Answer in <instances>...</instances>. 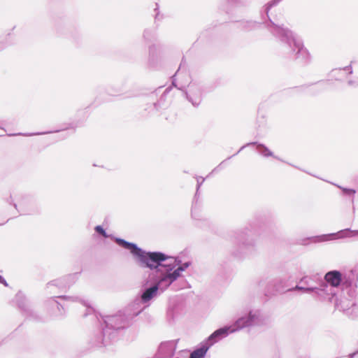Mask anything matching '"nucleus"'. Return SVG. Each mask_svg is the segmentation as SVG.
<instances>
[{
	"instance_id": "10",
	"label": "nucleus",
	"mask_w": 358,
	"mask_h": 358,
	"mask_svg": "<svg viewBox=\"0 0 358 358\" xmlns=\"http://www.w3.org/2000/svg\"><path fill=\"white\" fill-rule=\"evenodd\" d=\"M15 300L18 309L27 320L34 322L42 321V317L32 308L29 301L21 291L16 294Z\"/></svg>"
},
{
	"instance_id": "23",
	"label": "nucleus",
	"mask_w": 358,
	"mask_h": 358,
	"mask_svg": "<svg viewBox=\"0 0 358 358\" xmlns=\"http://www.w3.org/2000/svg\"><path fill=\"white\" fill-rule=\"evenodd\" d=\"M143 38L147 43L152 42L156 38V30L152 28L145 29L143 33Z\"/></svg>"
},
{
	"instance_id": "22",
	"label": "nucleus",
	"mask_w": 358,
	"mask_h": 358,
	"mask_svg": "<svg viewBox=\"0 0 358 358\" xmlns=\"http://www.w3.org/2000/svg\"><path fill=\"white\" fill-rule=\"evenodd\" d=\"M56 30L59 35H66L67 37L71 38L74 41H78V40L80 38L81 36L80 34L77 31H76L75 33L73 32L70 27H67L66 33L63 31L60 24H57L56 26Z\"/></svg>"
},
{
	"instance_id": "30",
	"label": "nucleus",
	"mask_w": 358,
	"mask_h": 358,
	"mask_svg": "<svg viewBox=\"0 0 358 358\" xmlns=\"http://www.w3.org/2000/svg\"><path fill=\"white\" fill-rule=\"evenodd\" d=\"M237 155V154H236V153H235L234 155H231V156H230V157H227L225 160H223V161H222V162H221V163H220L217 166H216V167H215V169H213V171L209 173V175H208V176L211 175V174H212V173H213L214 172L217 171V170H218L219 169H220V168L223 166V164L225 163V162H226L227 160H229V159H231L233 157H234V156H235V155Z\"/></svg>"
},
{
	"instance_id": "3",
	"label": "nucleus",
	"mask_w": 358,
	"mask_h": 358,
	"mask_svg": "<svg viewBox=\"0 0 358 358\" xmlns=\"http://www.w3.org/2000/svg\"><path fill=\"white\" fill-rule=\"evenodd\" d=\"M261 322L259 310H250L238 317L233 324L223 326L214 331L206 340L213 346L230 334L238 331L245 327L258 325Z\"/></svg>"
},
{
	"instance_id": "27",
	"label": "nucleus",
	"mask_w": 358,
	"mask_h": 358,
	"mask_svg": "<svg viewBox=\"0 0 358 358\" xmlns=\"http://www.w3.org/2000/svg\"><path fill=\"white\" fill-rule=\"evenodd\" d=\"M341 71H345L348 72V74H352L353 71L352 68V65L350 64L348 66H346L343 68H338V69H334L331 70V74L332 76H334V73L336 72H341Z\"/></svg>"
},
{
	"instance_id": "20",
	"label": "nucleus",
	"mask_w": 358,
	"mask_h": 358,
	"mask_svg": "<svg viewBox=\"0 0 358 358\" xmlns=\"http://www.w3.org/2000/svg\"><path fill=\"white\" fill-rule=\"evenodd\" d=\"M57 297H58L61 299H64V300H70L72 301H79V302L83 303V305L86 307V312L84 314V317H87V315H91L94 312V310L92 306H87L84 301H83L78 296L60 295V296H57Z\"/></svg>"
},
{
	"instance_id": "38",
	"label": "nucleus",
	"mask_w": 358,
	"mask_h": 358,
	"mask_svg": "<svg viewBox=\"0 0 358 358\" xmlns=\"http://www.w3.org/2000/svg\"><path fill=\"white\" fill-rule=\"evenodd\" d=\"M357 355H358V349L356 351H355L354 352L350 354L348 358H354L355 356H356Z\"/></svg>"
},
{
	"instance_id": "28",
	"label": "nucleus",
	"mask_w": 358,
	"mask_h": 358,
	"mask_svg": "<svg viewBox=\"0 0 358 358\" xmlns=\"http://www.w3.org/2000/svg\"><path fill=\"white\" fill-rule=\"evenodd\" d=\"M196 192H195L194 195H196V198H199V191L201 186L205 181V178L201 176H196Z\"/></svg>"
},
{
	"instance_id": "40",
	"label": "nucleus",
	"mask_w": 358,
	"mask_h": 358,
	"mask_svg": "<svg viewBox=\"0 0 358 358\" xmlns=\"http://www.w3.org/2000/svg\"><path fill=\"white\" fill-rule=\"evenodd\" d=\"M338 73H339V72H336V73H334V76H332V74L331 73V77H335V79L338 80H339V79H338V78H336V76H337V75H338Z\"/></svg>"
},
{
	"instance_id": "11",
	"label": "nucleus",
	"mask_w": 358,
	"mask_h": 358,
	"mask_svg": "<svg viewBox=\"0 0 358 358\" xmlns=\"http://www.w3.org/2000/svg\"><path fill=\"white\" fill-rule=\"evenodd\" d=\"M80 274V272H76L51 280L47 283L46 288L49 289L51 286H55L60 289L69 288L78 280Z\"/></svg>"
},
{
	"instance_id": "33",
	"label": "nucleus",
	"mask_w": 358,
	"mask_h": 358,
	"mask_svg": "<svg viewBox=\"0 0 358 358\" xmlns=\"http://www.w3.org/2000/svg\"><path fill=\"white\" fill-rule=\"evenodd\" d=\"M348 84L350 86H354V87H357L358 86V84L357 83V82L354 81V80H348Z\"/></svg>"
},
{
	"instance_id": "34",
	"label": "nucleus",
	"mask_w": 358,
	"mask_h": 358,
	"mask_svg": "<svg viewBox=\"0 0 358 358\" xmlns=\"http://www.w3.org/2000/svg\"><path fill=\"white\" fill-rule=\"evenodd\" d=\"M240 0H227V3L231 5H236L239 3Z\"/></svg>"
},
{
	"instance_id": "24",
	"label": "nucleus",
	"mask_w": 358,
	"mask_h": 358,
	"mask_svg": "<svg viewBox=\"0 0 358 358\" xmlns=\"http://www.w3.org/2000/svg\"><path fill=\"white\" fill-rule=\"evenodd\" d=\"M94 231H95V234L96 235H98L99 236H101V237H103L104 238H113L115 239V242L117 243V244L120 246L119 245V243H117L116 238L117 237H114L112 234H108L106 229L103 227V226L101 225H96L95 227H94Z\"/></svg>"
},
{
	"instance_id": "25",
	"label": "nucleus",
	"mask_w": 358,
	"mask_h": 358,
	"mask_svg": "<svg viewBox=\"0 0 358 358\" xmlns=\"http://www.w3.org/2000/svg\"><path fill=\"white\" fill-rule=\"evenodd\" d=\"M335 185L342 190L343 194L344 196H350V197H354V195L356 193V191H355V189L343 187H341L340 185Z\"/></svg>"
},
{
	"instance_id": "43",
	"label": "nucleus",
	"mask_w": 358,
	"mask_h": 358,
	"mask_svg": "<svg viewBox=\"0 0 358 358\" xmlns=\"http://www.w3.org/2000/svg\"><path fill=\"white\" fill-rule=\"evenodd\" d=\"M3 224H4V223H1V224H0V226H1V225H3Z\"/></svg>"
},
{
	"instance_id": "32",
	"label": "nucleus",
	"mask_w": 358,
	"mask_h": 358,
	"mask_svg": "<svg viewBox=\"0 0 358 358\" xmlns=\"http://www.w3.org/2000/svg\"><path fill=\"white\" fill-rule=\"evenodd\" d=\"M0 284H3L6 287H7L8 285L6 282V280L4 279V278L0 275Z\"/></svg>"
},
{
	"instance_id": "8",
	"label": "nucleus",
	"mask_w": 358,
	"mask_h": 358,
	"mask_svg": "<svg viewBox=\"0 0 358 358\" xmlns=\"http://www.w3.org/2000/svg\"><path fill=\"white\" fill-rule=\"evenodd\" d=\"M176 73L177 72L171 77V85L182 91L185 98L194 107H198L202 101V87L199 83L191 82L188 85V91H187L185 87H178L175 78Z\"/></svg>"
},
{
	"instance_id": "17",
	"label": "nucleus",
	"mask_w": 358,
	"mask_h": 358,
	"mask_svg": "<svg viewBox=\"0 0 358 358\" xmlns=\"http://www.w3.org/2000/svg\"><path fill=\"white\" fill-rule=\"evenodd\" d=\"M212 345L205 339L191 353L190 358H204Z\"/></svg>"
},
{
	"instance_id": "15",
	"label": "nucleus",
	"mask_w": 358,
	"mask_h": 358,
	"mask_svg": "<svg viewBox=\"0 0 358 358\" xmlns=\"http://www.w3.org/2000/svg\"><path fill=\"white\" fill-rule=\"evenodd\" d=\"M172 86L173 85H171V86L166 87L163 92L159 99L156 102L153 103V108L156 111H159L162 109H165L169 106L171 100H167L166 96L168 94L171 92Z\"/></svg>"
},
{
	"instance_id": "44",
	"label": "nucleus",
	"mask_w": 358,
	"mask_h": 358,
	"mask_svg": "<svg viewBox=\"0 0 358 358\" xmlns=\"http://www.w3.org/2000/svg\"><path fill=\"white\" fill-rule=\"evenodd\" d=\"M189 358H190V357H189Z\"/></svg>"
},
{
	"instance_id": "2",
	"label": "nucleus",
	"mask_w": 358,
	"mask_h": 358,
	"mask_svg": "<svg viewBox=\"0 0 358 358\" xmlns=\"http://www.w3.org/2000/svg\"><path fill=\"white\" fill-rule=\"evenodd\" d=\"M282 0H271L262 8V18L265 27L280 42L282 57L305 66L310 62V55L304 47L303 40L296 34L282 27L271 19L268 13Z\"/></svg>"
},
{
	"instance_id": "19",
	"label": "nucleus",
	"mask_w": 358,
	"mask_h": 358,
	"mask_svg": "<svg viewBox=\"0 0 358 358\" xmlns=\"http://www.w3.org/2000/svg\"><path fill=\"white\" fill-rule=\"evenodd\" d=\"M57 299L59 298L57 296L52 297L49 301V303L52 308H55L57 309V312H55L54 314V317L62 318L64 315V308L62 305L57 300Z\"/></svg>"
},
{
	"instance_id": "31",
	"label": "nucleus",
	"mask_w": 358,
	"mask_h": 358,
	"mask_svg": "<svg viewBox=\"0 0 358 358\" xmlns=\"http://www.w3.org/2000/svg\"><path fill=\"white\" fill-rule=\"evenodd\" d=\"M167 315H168L169 318L173 319V310L169 308V310L167 311Z\"/></svg>"
},
{
	"instance_id": "14",
	"label": "nucleus",
	"mask_w": 358,
	"mask_h": 358,
	"mask_svg": "<svg viewBox=\"0 0 358 358\" xmlns=\"http://www.w3.org/2000/svg\"><path fill=\"white\" fill-rule=\"evenodd\" d=\"M248 146H255L257 152L264 157H273L278 160L284 162L280 157L274 155L273 152L266 145L258 141H253L246 143L245 145L241 147V148L237 151L236 154H238L241 150Z\"/></svg>"
},
{
	"instance_id": "35",
	"label": "nucleus",
	"mask_w": 358,
	"mask_h": 358,
	"mask_svg": "<svg viewBox=\"0 0 358 358\" xmlns=\"http://www.w3.org/2000/svg\"><path fill=\"white\" fill-rule=\"evenodd\" d=\"M8 201L10 204L13 205V206L15 207V208H16V209H17V204H16L15 203L13 202L12 196H9V199H8V201Z\"/></svg>"
},
{
	"instance_id": "18",
	"label": "nucleus",
	"mask_w": 358,
	"mask_h": 358,
	"mask_svg": "<svg viewBox=\"0 0 358 358\" xmlns=\"http://www.w3.org/2000/svg\"><path fill=\"white\" fill-rule=\"evenodd\" d=\"M262 20H264L262 19ZM262 24H264V21L257 22L255 20H242L239 21V27L245 31H251L259 29Z\"/></svg>"
},
{
	"instance_id": "41",
	"label": "nucleus",
	"mask_w": 358,
	"mask_h": 358,
	"mask_svg": "<svg viewBox=\"0 0 358 358\" xmlns=\"http://www.w3.org/2000/svg\"><path fill=\"white\" fill-rule=\"evenodd\" d=\"M0 129L3 130L4 131H6V129L0 125Z\"/></svg>"
},
{
	"instance_id": "13",
	"label": "nucleus",
	"mask_w": 358,
	"mask_h": 358,
	"mask_svg": "<svg viewBox=\"0 0 358 358\" xmlns=\"http://www.w3.org/2000/svg\"><path fill=\"white\" fill-rule=\"evenodd\" d=\"M191 216L193 220H195V226L197 227H203L201 222H204L205 224L209 225L210 220L204 218L202 216L201 211V203L199 201V198H196V195L194 196L191 208Z\"/></svg>"
},
{
	"instance_id": "12",
	"label": "nucleus",
	"mask_w": 358,
	"mask_h": 358,
	"mask_svg": "<svg viewBox=\"0 0 358 358\" xmlns=\"http://www.w3.org/2000/svg\"><path fill=\"white\" fill-rule=\"evenodd\" d=\"M352 281L351 280H346L345 285L342 286L338 293V307L337 308H342L343 310L348 309L349 308V303L343 305L344 303L343 299L350 300L355 296V289L352 287Z\"/></svg>"
},
{
	"instance_id": "29",
	"label": "nucleus",
	"mask_w": 358,
	"mask_h": 358,
	"mask_svg": "<svg viewBox=\"0 0 358 358\" xmlns=\"http://www.w3.org/2000/svg\"><path fill=\"white\" fill-rule=\"evenodd\" d=\"M155 14V22L157 23V21L160 20L162 17H160L159 12V6L157 3H155V8H154Z\"/></svg>"
},
{
	"instance_id": "21",
	"label": "nucleus",
	"mask_w": 358,
	"mask_h": 358,
	"mask_svg": "<svg viewBox=\"0 0 358 358\" xmlns=\"http://www.w3.org/2000/svg\"><path fill=\"white\" fill-rule=\"evenodd\" d=\"M158 64V56L155 45L149 46L148 66L150 68H156Z\"/></svg>"
},
{
	"instance_id": "9",
	"label": "nucleus",
	"mask_w": 358,
	"mask_h": 358,
	"mask_svg": "<svg viewBox=\"0 0 358 358\" xmlns=\"http://www.w3.org/2000/svg\"><path fill=\"white\" fill-rule=\"evenodd\" d=\"M259 287L266 286L264 289V295L267 297L275 295L277 293H284L286 292H293L296 289H292L289 288L288 280L286 278H275L268 283H266L264 280H260L259 282Z\"/></svg>"
},
{
	"instance_id": "26",
	"label": "nucleus",
	"mask_w": 358,
	"mask_h": 358,
	"mask_svg": "<svg viewBox=\"0 0 358 358\" xmlns=\"http://www.w3.org/2000/svg\"><path fill=\"white\" fill-rule=\"evenodd\" d=\"M51 132L52 131H46V132H38V133H36V134L22 133V132H19V133H10V134H7V136H31L33 135H42V134H49V133H51Z\"/></svg>"
},
{
	"instance_id": "6",
	"label": "nucleus",
	"mask_w": 358,
	"mask_h": 358,
	"mask_svg": "<svg viewBox=\"0 0 358 358\" xmlns=\"http://www.w3.org/2000/svg\"><path fill=\"white\" fill-rule=\"evenodd\" d=\"M355 236H358V229L352 230L350 228H346L344 229H341L336 233H330L307 237L301 240V244L303 245H308L310 243H317L322 242H327L329 241Z\"/></svg>"
},
{
	"instance_id": "39",
	"label": "nucleus",
	"mask_w": 358,
	"mask_h": 358,
	"mask_svg": "<svg viewBox=\"0 0 358 358\" xmlns=\"http://www.w3.org/2000/svg\"><path fill=\"white\" fill-rule=\"evenodd\" d=\"M8 45H5L3 43L0 42V51L3 50Z\"/></svg>"
},
{
	"instance_id": "37",
	"label": "nucleus",
	"mask_w": 358,
	"mask_h": 358,
	"mask_svg": "<svg viewBox=\"0 0 358 358\" xmlns=\"http://www.w3.org/2000/svg\"><path fill=\"white\" fill-rule=\"evenodd\" d=\"M200 224H201L203 226V227H200L201 229H209L210 227L211 222H210V224H209L208 226L205 224L204 222H201Z\"/></svg>"
},
{
	"instance_id": "16",
	"label": "nucleus",
	"mask_w": 358,
	"mask_h": 358,
	"mask_svg": "<svg viewBox=\"0 0 358 358\" xmlns=\"http://www.w3.org/2000/svg\"><path fill=\"white\" fill-rule=\"evenodd\" d=\"M127 89V80H123L120 83H113L108 85L106 90L109 95L117 96L124 93Z\"/></svg>"
},
{
	"instance_id": "1",
	"label": "nucleus",
	"mask_w": 358,
	"mask_h": 358,
	"mask_svg": "<svg viewBox=\"0 0 358 358\" xmlns=\"http://www.w3.org/2000/svg\"><path fill=\"white\" fill-rule=\"evenodd\" d=\"M116 240L121 248L129 251L139 267L148 271L144 273L141 288L136 299L117 314L102 317L100 329L89 340L92 348L103 351L112 350L120 331L129 327L133 318L150 306L159 290L162 292L166 289L191 264L190 262L182 264L178 257L161 251H147L122 238Z\"/></svg>"
},
{
	"instance_id": "36",
	"label": "nucleus",
	"mask_w": 358,
	"mask_h": 358,
	"mask_svg": "<svg viewBox=\"0 0 358 358\" xmlns=\"http://www.w3.org/2000/svg\"><path fill=\"white\" fill-rule=\"evenodd\" d=\"M76 127V126L74 124V123H70L69 124V127H66V129H71L73 130V132H74Z\"/></svg>"
},
{
	"instance_id": "5",
	"label": "nucleus",
	"mask_w": 358,
	"mask_h": 358,
	"mask_svg": "<svg viewBox=\"0 0 358 358\" xmlns=\"http://www.w3.org/2000/svg\"><path fill=\"white\" fill-rule=\"evenodd\" d=\"M253 234L252 229L249 227L235 231L236 245L230 251L234 258L243 259L255 252L256 243L252 237Z\"/></svg>"
},
{
	"instance_id": "42",
	"label": "nucleus",
	"mask_w": 358,
	"mask_h": 358,
	"mask_svg": "<svg viewBox=\"0 0 358 358\" xmlns=\"http://www.w3.org/2000/svg\"><path fill=\"white\" fill-rule=\"evenodd\" d=\"M1 136H3V134H0V137H1Z\"/></svg>"
},
{
	"instance_id": "7",
	"label": "nucleus",
	"mask_w": 358,
	"mask_h": 358,
	"mask_svg": "<svg viewBox=\"0 0 358 358\" xmlns=\"http://www.w3.org/2000/svg\"><path fill=\"white\" fill-rule=\"evenodd\" d=\"M323 288L322 277L317 273L312 276H304L299 284L292 287V289L300 290L303 293H313L314 296L318 299V291Z\"/></svg>"
},
{
	"instance_id": "4",
	"label": "nucleus",
	"mask_w": 358,
	"mask_h": 358,
	"mask_svg": "<svg viewBox=\"0 0 358 358\" xmlns=\"http://www.w3.org/2000/svg\"><path fill=\"white\" fill-rule=\"evenodd\" d=\"M323 288L318 291V299L334 303L338 307V293L347 279H343L339 271H328L324 276Z\"/></svg>"
}]
</instances>
